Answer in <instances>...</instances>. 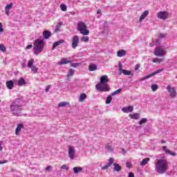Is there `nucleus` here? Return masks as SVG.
I'll use <instances>...</instances> for the list:
<instances>
[{
  "instance_id": "nucleus-18",
  "label": "nucleus",
  "mask_w": 177,
  "mask_h": 177,
  "mask_svg": "<svg viewBox=\"0 0 177 177\" xmlns=\"http://www.w3.org/2000/svg\"><path fill=\"white\" fill-rule=\"evenodd\" d=\"M113 170L116 172H121L122 167L118 163H113Z\"/></svg>"
},
{
  "instance_id": "nucleus-13",
  "label": "nucleus",
  "mask_w": 177,
  "mask_h": 177,
  "mask_svg": "<svg viewBox=\"0 0 177 177\" xmlns=\"http://www.w3.org/2000/svg\"><path fill=\"white\" fill-rule=\"evenodd\" d=\"M109 161V162L105 166L102 167V170L107 169L108 168H110V167H111V165L113 164V162H114V158H110Z\"/></svg>"
},
{
  "instance_id": "nucleus-43",
  "label": "nucleus",
  "mask_w": 177,
  "mask_h": 177,
  "mask_svg": "<svg viewBox=\"0 0 177 177\" xmlns=\"http://www.w3.org/2000/svg\"><path fill=\"white\" fill-rule=\"evenodd\" d=\"M122 65L121 64V62H119V74L121 75L122 74Z\"/></svg>"
},
{
  "instance_id": "nucleus-10",
  "label": "nucleus",
  "mask_w": 177,
  "mask_h": 177,
  "mask_svg": "<svg viewBox=\"0 0 177 177\" xmlns=\"http://www.w3.org/2000/svg\"><path fill=\"white\" fill-rule=\"evenodd\" d=\"M166 89L170 93V97H176V90H175V88L168 85Z\"/></svg>"
},
{
  "instance_id": "nucleus-39",
  "label": "nucleus",
  "mask_w": 177,
  "mask_h": 177,
  "mask_svg": "<svg viewBox=\"0 0 177 177\" xmlns=\"http://www.w3.org/2000/svg\"><path fill=\"white\" fill-rule=\"evenodd\" d=\"M122 73L124 75H131V71H127L125 69L122 71Z\"/></svg>"
},
{
  "instance_id": "nucleus-17",
  "label": "nucleus",
  "mask_w": 177,
  "mask_h": 177,
  "mask_svg": "<svg viewBox=\"0 0 177 177\" xmlns=\"http://www.w3.org/2000/svg\"><path fill=\"white\" fill-rule=\"evenodd\" d=\"M62 44H64V40L61 39L59 41L54 42V44H53L52 50H55L57 46H59V45H62Z\"/></svg>"
},
{
  "instance_id": "nucleus-20",
  "label": "nucleus",
  "mask_w": 177,
  "mask_h": 177,
  "mask_svg": "<svg viewBox=\"0 0 177 177\" xmlns=\"http://www.w3.org/2000/svg\"><path fill=\"white\" fill-rule=\"evenodd\" d=\"M6 85L8 89H13V86H15V83L12 80L7 81Z\"/></svg>"
},
{
  "instance_id": "nucleus-30",
  "label": "nucleus",
  "mask_w": 177,
  "mask_h": 177,
  "mask_svg": "<svg viewBox=\"0 0 177 177\" xmlns=\"http://www.w3.org/2000/svg\"><path fill=\"white\" fill-rule=\"evenodd\" d=\"M111 96L113 95H110L106 97V104H110L111 103V101L113 100V97Z\"/></svg>"
},
{
  "instance_id": "nucleus-21",
  "label": "nucleus",
  "mask_w": 177,
  "mask_h": 177,
  "mask_svg": "<svg viewBox=\"0 0 177 177\" xmlns=\"http://www.w3.org/2000/svg\"><path fill=\"white\" fill-rule=\"evenodd\" d=\"M125 55H127V51H125V50H120L117 53V56L118 57H123Z\"/></svg>"
},
{
  "instance_id": "nucleus-7",
  "label": "nucleus",
  "mask_w": 177,
  "mask_h": 177,
  "mask_svg": "<svg viewBox=\"0 0 177 177\" xmlns=\"http://www.w3.org/2000/svg\"><path fill=\"white\" fill-rule=\"evenodd\" d=\"M153 53L155 56H158L159 57H161V56H164V55H165V51H164V48H162V47L158 46L155 48Z\"/></svg>"
},
{
  "instance_id": "nucleus-32",
  "label": "nucleus",
  "mask_w": 177,
  "mask_h": 177,
  "mask_svg": "<svg viewBox=\"0 0 177 177\" xmlns=\"http://www.w3.org/2000/svg\"><path fill=\"white\" fill-rule=\"evenodd\" d=\"M122 91V88H119V89L115 91L114 92H113L111 94V96H115V95H118V93H121Z\"/></svg>"
},
{
  "instance_id": "nucleus-38",
  "label": "nucleus",
  "mask_w": 177,
  "mask_h": 177,
  "mask_svg": "<svg viewBox=\"0 0 177 177\" xmlns=\"http://www.w3.org/2000/svg\"><path fill=\"white\" fill-rule=\"evenodd\" d=\"M146 122H147V118H142L140 121H139V124L142 125V124H146Z\"/></svg>"
},
{
  "instance_id": "nucleus-59",
  "label": "nucleus",
  "mask_w": 177,
  "mask_h": 177,
  "mask_svg": "<svg viewBox=\"0 0 177 177\" xmlns=\"http://www.w3.org/2000/svg\"><path fill=\"white\" fill-rule=\"evenodd\" d=\"M6 162H8V160L0 161V165L1 164H6Z\"/></svg>"
},
{
  "instance_id": "nucleus-5",
  "label": "nucleus",
  "mask_w": 177,
  "mask_h": 177,
  "mask_svg": "<svg viewBox=\"0 0 177 177\" xmlns=\"http://www.w3.org/2000/svg\"><path fill=\"white\" fill-rule=\"evenodd\" d=\"M86 24L84 21H79L77 25V30L82 35H89V30L86 29Z\"/></svg>"
},
{
  "instance_id": "nucleus-34",
  "label": "nucleus",
  "mask_w": 177,
  "mask_h": 177,
  "mask_svg": "<svg viewBox=\"0 0 177 177\" xmlns=\"http://www.w3.org/2000/svg\"><path fill=\"white\" fill-rule=\"evenodd\" d=\"M32 64H34V59H30L28 61V67L29 68H31L33 66Z\"/></svg>"
},
{
  "instance_id": "nucleus-36",
  "label": "nucleus",
  "mask_w": 177,
  "mask_h": 177,
  "mask_svg": "<svg viewBox=\"0 0 177 177\" xmlns=\"http://www.w3.org/2000/svg\"><path fill=\"white\" fill-rule=\"evenodd\" d=\"M151 89H152L153 92H156V91L158 89V84H152Z\"/></svg>"
},
{
  "instance_id": "nucleus-58",
  "label": "nucleus",
  "mask_w": 177,
  "mask_h": 177,
  "mask_svg": "<svg viewBox=\"0 0 177 177\" xmlns=\"http://www.w3.org/2000/svg\"><path fill=\"white\" fill-rule=\"evenodd\" d=\"M9 10H10L5 9L6 15H7V16H9Z\"/></svg>"
},
{
  "instance_id": "nucleus-41",
  "label": "nucleus",
  "mask_w": 177,
  "mask_h": 177,
  "mask_svg": "<svg viewBox=\"0 0 177 177\" xmlns=\"http://www.w3.org/2000/svg\"><path fill=\"white\" fill-rule=\"evenodd\" d=\"M61 169H64L65 171H68V169H70V167H68V166H67V165H62L61 166Z\"/></svg>"
},
{
  "instance_id": "nucleus-24",
  "label": "nucleus",
  "mask_w": 177,
  "mask_h": 177,
  "mask_svg": "<svg viewBox=\"0 0 177 177\" xmlns=\"http://www.w3.org/2000/svg\"><path fill=\"white\" fill-rule=\"evenodd\" d=\"M149 161H150V158H146L142 160L140 165H141V167H143L144 165H146V164H147V162H149Z\"/></svg>"
},
{
  "instance_id": "nucleus-37",
  "label": "nucleus",
  "mask_w": 177,
  "mask_h": 177,
  "mask_svg": "<svg viewBox=\"0 0 177 177\" xmlns=\"http://www.w3.org/2000/svg\"><path fill=\"white\" fill-rule=\"evenodd\" d=\"M31 68V71L34 73V74H37L38 73V68L35 66H33Z\"/></svg>"
},
{
  "instance_id": "nucleus-40",
  "label": "nucleus",
  "mask_w": 177,
  "mask_h": 177,
  "mask_svg": "<svg viewBox=\"0 0 177 177\" xmlns=\"http://www.w3.org/2000/svg\"><path fill=\"white\" fill-rule=\"evenodd\" d=\"M13 6V3H10V4H8L5 9L7 10H10V9H12V7Z\"/></svg>"
},
{
  "instance_id": "nucleus-27",
  "label": "nucleus",
  "mask_w": 177,
  "mask_h": 177,
  "mask_svg": "<svg viewBox=\"0 0 177 177\" xmlns=\"http://www.w3.org/2000/svg\"><path fill=\"white\" fill-rule=\"evenodd\" d=\"M139 113H133V114H130V118L132 120H139Z\"/></svg>"
},
{
  "instance_id": "nucleus-33",
  "label": "nucleus",
  "mask_w": 177,
  "mask_h": 177,
  "mask_svg": "<svg viewBox=\"0 0 177 177\" xmlns=\"http://www.w3.org/2000/svg\"><path fill=\"white\" fill-rule=\"evenodd\" d=\"M80 41H82V42H88V41H89V37L83 36L81 37Z\"/></svg>"
},
{
  "instance_id": "nucleus-50",
  "label": "nucleus",
  "mask_w": 177,
  "mask_h": 177,
  "mask_svg": "<svg viewBox=\"0 0 177 177\" xmlns=\"http://www.w3.org/2000/svg\"><path fill=\"white\" fill-rule=\"evenodd\" d=\"M78 66H80L79 63H74V64H71V67H78Z\"/></svg>"
},
{
  "instance_id": "nucleus-54",
  "label": "nucleus",
  "mask_w": 177,
  "mask_h": 177,
  "mask_svg": "<svg viewBox=\"0 0 177 177\" xmlns=\"http://www.w3.org/2000/svg\"><path fill=\"white\" fill-rule=\"evenodd\" d=\"M50 85H48L47 87H46V89H45V91H46V92H49V89L50 88Z\"/></svg>"
},
{
  "instance_id": "nucleus-23",
  "label": "nucleus",
  "mask_w": 177,
  "mask_h": 177,
  "mask_svg": "<svg viewBox=\"0 0 177 177\" xmlns=\"http://www.w3.org/2000/svg\"><path fill=\"white\" fill-rule=\"evenodd\" d=\"M68 63H71V61H67V58H63L60 62H58V64L62 66L63 64H68Z\"/></svg>"
},
{
  "instance_id": "nucleus-63",
  "label": "nucleus",
  "mask_w": 177,
  "mask_h": 177,
  "mask_svg": "<svg viewBox=\"0 0 177 177\" xmlns=\"http://www.w3.org/2000/svg\"><path fill=\"white\" fill-rule=\"evenodd\" d=\"M161 143H165V140H162Z\"/></svg>"
},
{
  "instance_id": "nucleus-35",
  "label": "nucleus",
  "mask_w": 177,
  "mask_h": 177,
  "mask_svg": "<svg viewBox=\"0 0 177 177\" xmlns=\"http://www.w3.org/2000/svg\"><path fill=\"white\" fill-rule=\"evenodd\" d=\"M60 8H61V10H62V12L67 11V6H66V4H61Z\"/></svg>"
},
{
  "instance_id": "nucleus-52",
  "label": "nucleus",
  "mask_w": 177,
  "mask_h": 177,
  "mask_svg": "<svg viewBox=\"0 0 177 177\" xmlns=\"http://www.w3.org/2000/svg\"><path fill=\"white\" fill-rule=\"evenodd\" d=\"M128 177H135V174L132 172H129Z\"/></svg>"
},
{
  "instance_id": "nucleus-49",
  "label": "nucleus",
  "mask_w": 177,
  "mask_h": 177,
  "mask_svg": "<svg viewBox=\"0 0 177 177\" xmlns=\"http://www.w3.org/2000/svg\"><path fill=\"white\" fill-rule=\"evenodd\" d=\"M126 167L127 168H132V164L131 162H127Z\"/></svg>"
},
{
  "instance_id": "nucleus-42",
  "label": "nucleus",
  "mask_w": 177,
  "mask_h": 177,
  "mask_svg": "<svg viewBox=\"0 0 177 177\" xmlns=\"http://www.w3.org/2000/svg\"><path fill=\"white\" fill-rule=\"evenodd\" d=\"M0 50L1 52H6V47H5V45L0 44Z\"/></svg>"
},
{
  "instance_id": "nucleus-64",
  "label": "nucleus",
  "mask_w": 177,
  "mask_h": 177,
  "mask_svg": "<svg viewBox=\"0 0 177 177\" xmlns=\"http://www.w3.org/2000/svg\"><path fill=\"white\" fill-rule=\"evenodd\" d=\"M0 151H2V146L0 145Z\"/></svg>"
},
{
  "instance_id": "nucleus-29",
  "label": "nucleus",
  "mask_w": 177,
  "mask_h": 177,
  "mask_svg": "<svg viewBox=\"0 0 177 177\" xmlns=\"http://www.w3.org/2000/svg\"><path fill=\"white\" fill-rule=\"evenodd\" d=\"M68 104H70V102H62L59 104H58V107H64L66 106H68Z\"/></svg>"
},
{
  "instance_id": "nucleus-31",
  "label": "nucleus",
  "mask_w": 177,
  "mask_h": 177,
  "mask_svg": "<svg viewBox=\"0 0 177 177\" xmlns=\"http://www.w3.org/2000/svg\"><path fill=\"white\" fill-rule=\"evenodd\" d=\"M74 73H75V71H74V69L73 68L69 69L67 75L68 77H73V75H74Z\"/></svg>"
},
{
  "instance_id": "nucleus-61",
  "label": "nucleus",
  "mask_w": 177,
  "mask_h": 177,
  "mask_svg": "<svg viewBox=\"0 0 177 177\" xmlns=\"http://www.w3.org/2000/svg\"><path fill=\"white\" fill-rule=\"evenodd\" d=\"M97 15H100V13H102V10H98L97 11Z\"/></svg>"
},
{
  "instance_id": "nucleus-22",
  "label": "nucleus",
  "mask_w": 177,
  "mask_h": 177,
  "mask_svg": "<svg viewBox=\"0 0 177 177\" xmlns=\"http://www.w3.org/2000/svg\"><path fill=\"white\" fill-rule=\"evenodd\" d=\"M83 168L81 167H75L73 168L74 174H80V172H82Z\"/></svg>"
},
{
  "instance_id": "nucleus-46",
  "label": "nucleus",
  "mask_w": 177,
  "mask_h": 177,
  "mask_svg": "<svg viewBox=\"0 0 177 177\" xmlns=\"http://www.w3.org/2000/svg\"><path fill=\"white\" fill-rule=\"evenodd\" d=\"M167 151V154H169V156H173L174 157L176 156V153L175 152L170 151L169 150Z\"/></svg>"
},
{
  "instance_id": "nucleus-57",
  "label": "nucleus",
  "mask_w": 177,
  "mask_h": 177,
  "mask_svg": "<svg viewBox=\"0 0 177 177\" xmlns=\"http://www.w3.org/2000/svg\"><path fill=\"white\" fill-rule=\"evenodd\" d=\"M21 66H22L23 68H26V67H27V65L24 63H22Z\"/></svg>"
},
{
  "instance_id": "nucleus-14",
  "label": "nucleus",
  "mask_w": 177,
  "mask_h": 177,
  "mask_svg": "<svg viewBox=\"0 0 177 177\" xmlns=\"http://www.w3.org/2000/svg\"><path fill=\"white\" fill-rule=\"evenodd\" d=\"M24 124H23V123L18 124L15 129V134L19 135L21 129H24Z\"/></svg>"
},
{
  "instance_id": "nucleus-15",
  "label": "nucleus",
  "mask_w": 177,
  "mask_h": 177,
  "mask_svg": "<svg viewBox=\"0 0 177 177\" xmlns=\"http://www.w3.org/2000/svg\"><path fill=\"white\" fill-rule=\"evenodd\" d=\"M122 111H123V113H132L133 111V106H129L124 107L122 109Z\"/></svg>"
},
{
  "instance_id": "nucleus-45",
  "label": "nucleus",
  "mask_w": 177,
  "mask_h": 177,
  "mask_svg": "<svg viewBox=\"0 0 177 177\" xmlns=\"http://www.w3.org/2000/svg\"><path fill=\"white\" fill-rule=\"evenodd\" d=\"M44 169H45V171H46V172H49V171H50V169H52V166L48 165V166H47Z\"/></svg>"
},
{
  "instance_id": "nucleus-19",
  "label": "nucleus",
  "mask_w": 177,
  "mask_h": 177,
  "mask_svg": "<svg viewBox=\"0 0 177 177\" xmlns=\"http://www.w3.org/2000/svg\"><path fill=\"white\" fill-rule=\"evenodd\" d=\"M44 39H48L52 37V32L49 30H44L43 32Z\"/></svg>"
},
{
  "instance_id": "nucleus-9",
  "label": "nucleus",
  "mask_w": 177,
  "mask_h": 177,
  "mask_svg": "<svg viewBox=\"0 0 177 177\" xmlns=\"http://www.w3.org/2000/svg\"><path fill=\"white\" fill-rule=\"evenodd\" d=\"M162 71H164V69H159V70L148 75L147 76L140 78V81H145V80H149V78H151V77H154V75H156V74H159V73H162Z\"/></svg>"
},
{
  "instance_id": "nucleus-44",
  "label": "nucleus",
  "mask_w": 177,
  "mask_h": 177,
  "mask_svg": "<svg viewBox=\"0 0 177 177\" xmlns=\"http://www.w3.org/2000/svg\"><path fill=\"white\" fill-rule=\"evenodd\" d=\"M106 147V150H108V151H110V152H111V151H113V149L111 147V146H110V145H108V146H106V147Z\"/></svg>"
},
{
  "instance_id": "nucleus-56",
  "label": "nucleus",
  "mask_w": 177,
  "mask_h": 177,
  "mask_svg": "<svg viewBox=\"0 0 177 177\" xmlns=\"http://www.w3.org/2000/svg\"><path fill=\"white\" fill-rule=\"evenodd\" d=\"M32 48V45L30 44L26 46V49H31Z\"/></svg>"
},
{
  "instance_id": "nucleus-8",
  "label": "nucleus",
  "mask_w": 177,
  "mask_h": 177,
  "mask_svg": "<svg viewBox=\"0 0 177 177\" xmlns=\"http://www.w3.org/2000/svg\"><path fill=\"white\" fill-rule=\"evenodd\" d=\"M78 44H80V37H78V35L73 36L72 38L73 49H77V46H78Z\"/></svg>"
},
{
  "instance_id": "nucleus-12",
  "label": "nucleus",
  "mask_w": 177,
  "mask_h": 177,
  "mask_svg": "<svg viewBox=\"0 0 177 177\" xmlns=\"http://www.w3.org/2000/svg\"><path fill=\"white\" fill-rule=\"evenodd\" d=\"M14 82L15 84H17L18 86H23V85H26L27 84V82H26V80L23 77H21L19 80H14Z\"/></svg>"
},
{
  "instance_id": "nucleus-11",
  "label": "nucleus",
  "mask_w": 177,
  "mask_h": 177,
  "mask_svg": "<svg viewBox=\"0 0 177 177\" xmlns=\"http://www.w3.org/2000/svg\"><path fill=\"white\" fill-rule=\"evenodd\" d=\"M68 157L71 160H74L75 157V150L73 147H69L68 151Z\"/></svg>"
},
{
  "instance_id": "nucleus-26",
  "label": "nucleus",
  "mask_w": 177,
  "mask_h": 177,
  "mask_svg": "<svg viewBox=\"0 0 177 177\" xmlns=\"http://www.w3.org/2000/svg\"><path fill=\"white\" fill-rule=\"evenodd\" d=\"M85 99H86V94L85 93H83L80 95L79 97V102H84V100H85Z\"/></svg>"
},
{
  "instance_id": "nucleus-48",
  "label": "nucleus",
  "mask_w": 177,
  "mask_h": 177,
  "mask_svg": "<svg viewBox=\"0 0 177 177\" xmlns=\"http://www.w3.org/2000/svg\"><path fill=\"white\" fill-rule=\"evenodd\" d=\"M60 26H57L55 29V32H59V31H60Z\"/></svg>"
},
{
  "instance_id": "nucleus-53",
  "label": "nucleus",
  "mask_w": 177,
  "mask_h": 177,
  "mask_svg": "<svg viewBox=\"0 0 177 177\" xmlns=\"http://www.w3.org/2000/svg\"><path fill=\"white\" fill-rule=\"evenodd\" d=\"M2 27V23H0V32H3V28Z\"/></svg>"
},
{
  "instance_id": "nucleus-3",
  "label": "nucleus",
  "mask_w": 177,
  "mask_h": 177,
  "mask_svg": "<svg viewBox=\"0 0 177 177\" xmlns=\"http://www.w3.org/2000/svg\"><path fill=\"white\" fill-rule=\"evenodd\" d=\"M155 169L158 174H165L168 169L167 159H159L156 165Z\"/></svg>"
},
{
  "instance_id": "nucleus-2",
  "label": "nucleus",
  "mask_w": 177,
  "mask_h": 177,
  "mask_svg": "<svg viewBox=\"0 0 177 177\" xmlns=\"http://www.w3.org/2000/svg\"><path fill=\"white\" fill-rule=\"evenodd\" d=\"M10 111L13 115L20 117V115H21V111H23L21 100L17 98L14 102H12L10 106Z\"/></svg>"
},
{
  "instance_id": "nucleus-55",
  "label": "nucleus",
  "mask_w": 177,
  "mask_h": 177,
  "mask_svg": "<svg viewBox=\"0 0 177 177\" xmlns=\"http://www.w3.org/2000/svg\"><path fill=\"white\" fill-rule=\"evenodd\" d=\"M159 37H160V38H165V35L164 34H162V33H160L159 35Z\"/></svg>"
},
{
  "instance_id": "nucleus-28",
  "label": "nucleus",
  "mask_w": 177,
  "mask_h": 177,
  "mask_svg": "<svg viewBox=\"0 0 177 177\" xmlns=\"http://www.w3.org/2000/svg\"><path fill=\"white\" fill-rule=\"evenodd\" d=\"M152 62H153V63H157L158 64H160V63L164 62V59H159V58H153Z\"/></svg>"
},
{
  "instance_id": "nucleus-4",
  "label": "nucleus",
  "mask_w": 177,
  "mask_h": 177,
  "mask_svg": "<svg viewBox=\"0 0 177 177\" xmlns=\"http://www.w3.org/2000/svg\"><path fill=\"white\" fill-rule=\"evenodd\" d=\"M44 40L37 39L34 42L33 50L35 55H39L44 50Z\"/></svg>"
},
{
  "instance_id": "nucleus-1",
  "label": "nucleus",
  "mask_w": 177,
  "mask_h": 177,
  "mask_svg": "<svg viewBox=\"0 0 177 177\" xmlns=\"http://www.w3.org/2000/svg\"><path fill=\"white\" fill-rule=\"evenodd\" d=\"M100 82L96 84L95 88L100 92H109L110 91V85H109V82L110 80H109V77L107 75H103L100 77Z\"/></svg>"
},
{
  "instance_id": "nucleus-62",
  "label": "nucleus",
  "mask_w": 177,
  "mask_h": 177,
  "mask_svg": "<svg viewBox=\"0 0 177 177\" xmlns=\"http://www.w3.org/2000/svg\"><path fill=\"white\" fill-rule=\"evenodd\" d=\"M122 151H123V153H125V149L124 148H122Z\"/></svg>"
},
{
  "instance_id": "nucleus-25",
  "label": "nucleus",
  "mask_w": 177,
  "mask_h": 177,
  "mask_svg": "<svg viewBox=\"0 0 177 177\" xmlns=\"http://www.w3.org/2000/svg\"><path fill=\"white\" fill-rule=\"evenodd\" d=\"M88 69L89 71H96L97 70V66L96 64L89 65Z\"/></svg>"
},
{
  "instance_id": "nucleus-47",
  "label": "nucleus",
  "mask_w": 177,
  "mask_h": 177,
  "mask_svg": "<svg viewBox=\"0 0 177 177\" xmlns=\"http://www.w3.org/2000/svg\"><path fill=\"white\" fill-rule=\"evenodd\" d=\"M162 150H163V151H165V153L166 154H168V152H167V151H169V149H167V146H163V147H162Z\"/></svg>"
},
{
  "instance_id": "nucleus-16",
  "label": "nucleus",
  "mask_w": 177,
  "mask_h": 177,
  "mask_svg": "<svg viewBox=\"0 0 177 177\" xmlns=\"http://www.w3.org/2000/svg\"><path fill=\"white\" fill-rule=\"evenodd\" d=\"M147 16H149V11L148 10H145V11L143 12V13L140 17L139 22L142 23V21H143V20L145 19Z\"/></svg>"
},
{
  "instance_id": "nucleus-60",
  "label": "nucleus",
  "mask_w": 177,
  "mask_h": 177,
  "mask_svg": "<svg viewBox=\"0 0 177 177\" xmlns=\"http://www.w3.org/2000/svg\"><path fill=\"white\" fill-rule=\"evenodd\" d=\"M156 45H160V41L156 40Z\"/></svg>"
},
{
  "instance_id": "nucleus-6",
  "label": "nucleus",
  "mask_w": 177,
  "mask_h": 177,
  "mask_svg": "<svg viewBox=\"0 0 177 177\" xmlns=\"http://www.w3.org/2000/svg\"><path fill=\"white\" fill-rule=\"evenodd\" d=\"M157 17L162 20H167L169 17V13L167 11H160L157 13Z\"/></svg>"
},
{
  "instance_id": "nucleus-51",
  "label": "nucleus",
  "mask_w": 177,
  "mask_h": 177,
  "mask_svg": "<svg viewBox=\"0 0 177 177\" xmlns=\"http://www.w3.org/2000/svg\"><path fill=\"white\" fill-rule=\"evenodd\" d=\"M139 68H140V64H137L135 67V71H138V70H139Z\"/></svg>"
}]
</instances>
